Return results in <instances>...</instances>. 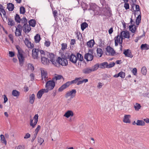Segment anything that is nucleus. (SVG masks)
<instances>
[{
    "mask_svg": "<svg viewBox=\"0 0 149 149\" xmlns=\"http://www.w3.org/2000/svg\"><path fill=\"white\" fill-rule=\"evenodd\" d=\"M35 42L36 43H38L40 40V35L37 34L34 37Z\"/></svg>",
    "mask_w": 149,
    "mask_h": 149,
    "instance_id": "obj_25",
    "label": "nucleus"
},
{
    "mask_svg": "<svg viewBox=\"0 0 149 149\" xmlns=\"http://www.w3.org/2000/svg\"><path fill=\"white\" fill-rule=\"evenodd\" d=\"M124 7L126 10L129 9V5L128 3H125L124 6Z\"/></svg>",
    "mask_w": 149,
    "mask_h": 149,
    "instance_id": "obj_55",
    "label": "nucleus"
},
{
    "mask_svg": "<svg viewBox=\"0 0 149 149\" xmlns=\"http://www.w3.org/2000/svg\"><path fill=\"white\" fill-rule=\"evenodd\" d=\"M19 54L17 55L20 65L22 66L23 65L24 62V57L23 56V53L19 52Z\"/></svg>",
    "mask_w": 149,
    "mask_h": 149,
    "instance_id": "obj_13",
    "label": "nucleus"
},
{
    "mask_svg": "<svg viewBox=\"0 0 149 149\" xmlns=\"http://www.w3.org/2000/svg\"><path fill=\"white\" fill-rule=\"evenodd\" d=\"M141 107L140 104L138 103H136L134 105V107L136 110L138 111L140 109Z\"/></svg>",
    "mask_w": 149,
    "mask_h": 149,
    "instance_id": "obj_43",
    "label": "nucleus"
},
{
    "mask_svg": "<svg viewBox=\"0 0 149 149\" xmlns=\"http://www.w3.org/2000/svg\"><path fill=\"white\" fill-rule=\"evenodd\" d=\"M15 27L16 29H20V30H22V25H20V24H18L17 26V27L15 26Z\"/></svg>",
    "mask_w": 149,
    "mask_h": 149,
    "instance_id": "obj_60",
    "label": "nucleus"
},
{
    "mask_svg": "<svg viewBox=\"0 0 149 149\" xmlns=\"http://www.w3.org/2000/svg\"><path fill=\"white\" fill-rule=\"evenodd\" d=\"M119 77H121L122 78H124L125 77V73L122 71L118 73Z\"/></svg>",
    "mask_w": 149,
    "mask_h": 149,
    "instance_id": "obj_44",
    "label": "nucleus"
},
{
    "mask_svg": "<svg viewBox=\"0 0 149 149\" xmlns=\"http://www.w3.org/2000/svg\"><path fill=\"white\" fill-rule=\"evenodd\" d=\"M15 54L14 52H9V56L12 57L14 56Z\"/></svg>",
    "mask_w": 149,
    "mask_h": 149,
    "instance_id": "obj_61",
    "label": "nucleus"
},
{
    "mask_svg": "<svg viewBox=\"0 0 149 149\" xmlns=\"http://www.w3.org/2000/svg\"><path fill=\"white\" fill-rule=\"evenodd\" d=\"M95 44L94 40H91L87 42V45L88 47L91 48Z\"/></svg>",
    "mask_w": 149,
    "mask_h": 149,
    "instance_id": "obj_20",
    "label": "nucleus"
},
{
    "mask_svg": "<svg viewBox=\"0 0 149 149\" xmlns=\"http://www.w3.org/2000/svg\"><path fill=\"white\" fill-rule=\"evenodd\" d=\"M82 72L85 74H88L92 72V71L91 68H87L83 69Z\"/></svg>",
    "mask_w": 149,
    "mask_h": 149,
    "instance_id": "obj_22",
    "label": "nucleus"
},
{
    "mask_svg": "<svg viewBox=\"0 0 149 149\" xmlns=\"http://www.w3.org/2000/svg\"><path fill=\"white\" fill-rule=\"evenodd\" d=\"M120 36L124 39L125 38H130V35L128 31H124L121 32L120 33Z\"/></svg>",
    "mask_w": 149,
    "mask_h": 149,
    "instance_id": "obj_14",
    "label": "nucleus"
},
{
    "mask_svg": "<svg viewBox=\"0 0 149 149\" xmlns=\"http://www.w3.org/2000/svg\"><path fill=\"white\" fill-rule=\"evenodd\" d=\"M123 54L126 57L132 58L133 56L131 51L129 49H125L124 51Z\"/></svg>",
    "mask_w": 149,
    "mask_h": 149,
    "instance_id": "obj_16",
    "label": "nucleus"
},
{
    "mask_svg": "<svg viewBox=\"0 0 149 149\" xmlns=\"http://www.w3.org/2000/svg\"><path fill=\"white\" fill-rule=\"evenodd\" d=\"M115 65V63L114 62L111 63L110 64H108L107 63V68H110L113 67Z\"/></svg>",
    "mask_w": 149,
    "mask_h": 149,
    "instance_id": "obj_47",
    "label": "nucleus"
},
{
    "mask_svg": "<svg viewBox=\"0 0 149 149\" xmlns=\"http://www.w3.org/2000/svg\"><path fill=\"white\" fill-rule=\"evenodd\" d=\"M62 77H63L61 75L56 74L55 75V77L52 78V80L54 81L61 79Z\"/></svg>",
    "mask_w": 149,
    "mask_h": 149,
    "instance_id": "obj_34",
    "label": "nucleus"
},
{
    "mask_svg": "<svg viewBox=\"0 0 149 149\" xmlns=\"http://www.w3.org/2000/svg\"><path fill=\"white\" fill-rule=\"evenodd\" d=\"M25 45L28 47L29 45L30 44V42L28 39L26 38L24 41Z\"/></svg>",
    "mask_w": 149,
    "mask_h": 149,
    "instance_id": "obj_57",
    "label": "nucleus"
},
{
    "mask_svg": "<svg viewBox=\"0 0 149 149\" xmlns=\"http://www.w3.org/2000/svg\"><path fill=\"white\" fill-rule=\"evenodd\" d=\"M97 55L99 57H101L103 54V51L102 49L97 48Z\"/></svg>",
    "mask_w": 149,
    "mask_h": 149,
    "instance_id": "obj_26",
    "label": "nucleus"
},
{
    "mask_svg": "<svg viewBox=\"0 0 149 149\" xmlns=\"http://www.w3.org/2000/svg\"><path fill=\"white\" fill-rule=\"evenodd\" d=\"M132 72L134 75H137V70L136 68H134L132 70Z\"/></svg>",
    "mask_w": 149,
    "mask_h": 149,
    "instance_id": "obj_56",
    "label": "nucleus"
},
{
    "mask_svg": "<svg viewBox=\"0 0 149 149\" xmlns=\"http://www.w3.org/2000/svg\"><path fill=\"white\" fill-rule=\"evenodd\" d=\"M22 30L16 29L15 34L17 36H19L22 35Z\"/></svg>",
    "mask_w": 149,
    "mask_h": 149,
    "instance_id": "obj_31",
    "label": "nucleus"
},
{
    "mask_svg": "<svg viewBox=\"0 0 149 149\" xmlns=\"http://www.w3.org/2000/svg\"><path fill=\"white\" fill-rule=\"evenodd\" d=\"M41 90L42 91V93H43V94H44V93H47L48 92V91L49 90V89H47V88H46V89H41Z\"/></svg>",
    "mask_w": 149,
    "mask_h": 149,
    "instance_id": "obj_59",
    "label": "nucleus"
},
{
    "mask_svg": "<svg viewBox=\"0 0 149 149\" xmlns=\"http://www.w3.org/2000/svg\"><path fill=\"white\" fill-rule=\"evenodd\" d=\"M129 29L133 33H135L136 30V26L134 24H132L130 26Z\"/></svg>",
    "mask_w": 149,
    "mask_h": 149,
    "instance_id": "obj_21",
    "label": "nucleus"
},
{
    "mask_svg": "<svg viewBox=\"0 0 149 149\" xmlns=\"http://www.w3.org/2000/svg\"><path fill=\"white\" fill-rule=\"evenodd\" d=\"M22 28L24 31L26 33H29L31 29L30 25H29L28 24H24L22 26Z\"/></svg>",
    "mask_w": 149,
    "mask_h": 149,
    "instance_id": "obj_15",
    "label": "nucleus"
},
{
    "mask_svg": "<svg viewBox=\"0 0 149 149\" xmlns=\"http://www.w3.org/2000/svg\"><path fill=\"white\" fill-rule=\"evenodd\" d=\"M31 135L29 133H27L26 134L24 137V139H28L30 137Z\"/></svg>",
    "mask_w": 149,
    "mask_h": 149,
    "instance_id": "obj_62",
    "label": "nucleus"
},
{
    "mask_svg": "<svg viewBox=\"0 0 149 149\" xmlns=\"http://www.w3.org/2000/svg\"><path fill=\"white\" fill-rule=\"evenodd\" d=\"M38 114H36L34 117V123H33V120L31 119H30V125L32 126L33 128H34L36 125L37 124L38 121Z\"/></svg>",
    "mask_w": 149,
    "mask_h": 149,
    "instance_id": "obj_10",
    "label": "nucleus"
},
{
    "mask_svg": "<svg viewBox=\"0 0 149 149\" xmlns=\"http://www.w3.org/2000/svg\"><path fill=\"white\" fill-rule=\"evenodd\" d=\"M106 54L108 55L113 56L115 53V52L113 49L110 46H107L106 48Z\"/></svg>",
    "mask_w": 149,
    "mask_h": 149,
    "instance_id": "obj_12",
    "label": "nucleus"
},
{
    "mask_svg": "<svg viewBox=\"0 0 149 149\" xmlns=\"http://www.w3.org/2000/svg\"><path fill=\"white\" fill-rule=\"evenodd\" d=\"M68 58L70 61L74 64L76 63L78 60L82 61L83 60V56L79 53H77L76 56L72 54L68 56Z\"/></svg>",
    "mask_w": 149,
    "mask_h": 149,
    "instance_id": "obj_1",
    "label": "nucleus"
},
{
    "mask_svg": "<svg viewBox=\"0 0 149 149\" xmlns=\"http://www.w3.org/2000/svg\"><path fill=\"white\" fill-rule=\"evenodd\" d=\"M0 9H1V12L3 13V16H4L6 18V20L7 19V16L6 15V12L1 7H0Z\"/></svg>",
    "mask_w": 149,
    "mask_h": 149,
    "instance_id": "obj_49",
    "label": "nucleus"
},
{
    "mask_svg": "<svg viewBox=\"0 0 149 149\" xmlns=\"http://www.w3.org/2000/svg\"><path fill=\"white\" fill-rule=\"evenodd\" d=\"M38 142L40 143V145H41L44 141L43 139L40 137H38Z\"/></svg>",
    "mask_w": 149,
    "mask_h": 149,
    "instance_id": "obj_52",
    "label": "nucleus"
},
{
    "mask_svg": "<svg viewBox=\"0 0 149 149\" xmlns=\"http://www.w3.org/2000/svg\"><path fill=\"white\" fill-rule=\"evenodd\" d=\"M76 93V91L75 89H72L71 91L68 92L65 94V97L67 98L69 96H71V97L72 98L75 95Z\"/></svg>",
    "mask_w": 149,
    "mask_h": 149,
    "instance_id": "obj_11",
    "label": "nucleus"
},
{
    "mask_svg": "<svg viewBox=\"0 0 149 149\" xmlns=\"http://www.w3.org/2000/svg\"><path fill=\"white\" fill-rule=\"evenodd\" d=\"M130 118L131 116L129 115H125L123 120V122L125 123H130Z\"/></svg>",
    "mask_w": 149,
    "mask_h": 149,
    "instance_id": "obj_18",
    "label": "nucleus"
},
{
    "mask_svg": "<svg viewBox=\"0 0 149 149\" xmlns=\"http://www.w3.org/2000/svg\"><path fill=\"white\" fill-rule=\"evenodd\" d=\"M25 12V9L23 6H21L20 8V13L21 14H24Z\"/></svg>",
    "mask_w": 149,
    "mask_h": 149,
    "instance_id": "obj_45",
    "label": "nucleus"
},
{
    "mask_svg": "<svg viewBox=\"0 0 149 149\" xmlns=\"http://www.w3.org/2000/svg\"><path fill=\"white\" fill-rule=\"evenodd\" d=\"M55 85V82L53 80H49L46 82L45 87L49 89V90H51L53 89Z\"/></svg>",
    "mask_w": 149,
    "mask_h": 149,
    "instance_id": "obj_6",
    "label": "nucleus"
},
{
    "mask_svg": "<svg viewBox=\"0 0 149 149\" xmlns=\"http://www.w3.org/2000/svg\"><path fill=\"white\" fill-rule=\"evenodd\" d=\"M147 70L146 68L145 67H142L141 70V72L144 75H146Z\"/></svg>",
    "mask_w": 149,
    "mask_h": 149,
    "instance_id": "obj_41",
    "label": "nucleus"
},
{
    "mask_svg": "<svg viewBox=\"0 0 149 149\" xmlns=\"http://www.w3.org/2000/svg\"><path fill=\"white\" fill-rule=\"evenodd\" d=\"M35 100V95L34 94H33L30 95L29 96V102L31 104H33L34 101Z\"/></svg>",
    "mask_w": 149,
    "mask_h": 149,
    "instance_id": "obj_23",
    "label": "nucleus"
},
{
    "mask_svg": "<svg viewBox=\"0 0 149 149\" xmlns=\"http://www.w3.org/2000/svg\"><path fill=\"white\" fill-rule=\"evenodd\" d=\"M141 48L142 50H148L149 49V45L146 44H143L141 45Z\"/></svg>",
    "mask_w": 149,
    "mask_h": 149,
    "instance_id": "obj_28",
    "label": "nucleus"
},
{
    "mask_svg": "<svg viewBox=\"0 0 149 149\" xmlns=\"http://www.w3.org/2000/svg\"><path fill=\"white\" fill-rule=\"evenodd\" d=\"M39 52L40 54L41 61L43 64L46 65L48 64V60L47 58V52H45L42 50H40Z\"/></svg>",
    "mask_w": 149,
    "mask_h": 149,
    "instance_id": "obj_3",
    "label": "nucleus"
},
{
    "mask_svg": "<svg viewBox=\"0 0 149 149\" xmlns=\"http://www.w3.org/2000/svg\"><path fill=\"white\" fill-rule=\"evenodd\" d=\"M16 47L18 50V54H19V52H21V54L23 53V51H22V50L21 49L20 47L18 46H16Z\"/></svg>",
    "mask_w": 149,
    "mask_h": 149,
    "instance_id": "obj_53",
    "label": "nucleus"
},
{
    "mask_svg": "<svg viewBox=\"0 0 149 149\" xmlns=\"http://www.w3.org/2000/svg\"><path fill=\"white\" fill-rule=\"evenodd\" d=\"M13 95L15 97H18L19 95V92L16 90H13L12 92Z\"/></svg>",
    "mask_w": 149,
    "mask_h": 149,
    "instance_id": "obj_36",
    "label": "nucleus"
},
{
    "mask_svg": "<svg viewBox=\"0 0 149 149\" xmlns=\"http://www.w3.org/2000/svg\"><path fill=\"white\" fill-rule=\"evenodd\" d=\"M136 124L138 126H144L145 125V123L143 120H138L136 121Z\"/></svg>",
    "mask_w": 149,
    "mask_h": 149,
    "instance_id": "obj_30",
    "label": "nucleus"
},
{
    "mask_svg": "<svg viewBox=\"0 0 149 149\" xmlns=\"http://www.w3.org/2000/svg\"><path fill=\"white\" fill-rule=\"evenodd\" d=\"M1 141V142L4 143L5 145L6 144L7 141L6 140L3 134H1L0 135Z\"/></svg>",
    "mask_w": 149,
    "mask_h": 149,
    "instance_id": "obj_35",
    "label": "nucleus"
},
{
    "mask_svg": "<svg viewBox=\"0 0 149 149\" xmlns=\"http://www.w3.org/2000/svg\"><path fill=\"white\" fill-rule=\"evenodd\" d=\"M123 39H124V38H122L121 36H120V35H118L116 36L114 38L115 46H117L118 43L120 45L121 47Z\"/></svg>",
    "mask_w": 149,
    "mask_h": 149,
    "instance_id": "obj_7",
    "label": "nucleus"
},
{
    "mask_svg": "<svg viewBox=\"0 0 149 149\" xmlns=\"http://www.w3.org/2000/svg\"><path fill=\"white\" fill-rule=\"evenodd\" d=\"M41 128V127L40 125H38L37 126V128L34 131V134H36L37 135L39 131L40 130Z\"/></svg>",
    "mask_w": 149,
    "mask_h": 149,
    "instance_id": "obj_46",
    "label": "nucleus"
},
{
    "mask_svg": "<svg viewBox=\"0 0 149 149\" xmlns=\"http://www.w3.org/2000/svg\"><path fill=\"white\" fill-rule=\"evenodd\" d=\"M24 146H18L17 147L15 148V149H24Z\"/></svg>",
    "mask_w": 149,
    "mask_h": 149,
    "instance_id": "obj_64",
    "label": "nucleus"
},
{
    "mask_svg": "<svg viewBox=\"0 0 149 149\" xmlns=\"http://www.w3.org/2000/svg\"><path fill=\"white\" fill-rule=\"evenodd\" d=\"M73 116V112L72 111L70 110L67 111L64 115V116L67 118H68L70 116Z\"/></svg>",
    "mask_w": 149,
    "mask_h": 149,
    "instance_id": "obj_19",
    "label": "nucleus"
},
{
    "mask_svg": "<svg viewBox=\"0 0 149 149\" xmlns=\"http://www.w3.org/2000/svg\"><path fill=\"white\" fill-rule=\"evenodd\" d=\"M84 58L87 61H90L93 59V56L91 54L88 53L85 54Z\"/></svg>",
    "mask_w": 149,
    "mask_h": 149,
    "instance_id": "obj_17",
    "label": "nucleus"
},
{
    "mask_svg": "<svg viewBox=\"0 0 149 149\" xmlns=\"http://www.w3.org/2000/svg\"><path fill=\"white\" fill-rule=\"evenodd\" d=\"M141 15H139L138 17L136 18V24L137 25H138L140 23V22H141Z\"/></svg>",
    "mask_w": 149,
    "mask_h": 149,
    "instance_id": "obj_42",
    "label": "nucleus"
},
{
    "mask_svg": "<svg viewBox=\"0 0 149 149\" xmlns=\"http://www.w3.org/2000/svg\"><path fill=\"white\" fill-rule=\"evenodd\" d=\"M7 8L10 11H12L14 8V6L12 3H9L7 5Z\"/></svg>",
    "mask_w": 149,
    "mask_h": 149,
    "instance_id": "obj_27",
    "label": "nucleus"
},
{
    "mask_svg": "<svg viewBox=\"0 0 149 149\" xmlns=\"http://www.w3.org/2000/svg\"><path fill=\"white\" fill-rule=\"evenodd\" d=\"M134 5H135V4H134V3H133L132 6L133 8ZM135 5L136 6V11H139L140 10L139 6L137 5Z\"/></svg>",
    "mask_w": 149,
    "mask_h": 149,
    "instance_id": "obj_50",
    "label": "nucleus"
},
{
    "mask_svg": "<svg viewBox=\"0 0 149 149\" xmlns=\"http://www.w3.org/2000/svg\"><path fill=\"white\" fill-rule=\"evenodd\" d=\"M61 49L63 50L65 49L67 47V44L65 43H63L61 44Z\"/></svg>",
    "mask_w": 149,
    "mask_h": 149,
    "instance_id": "obj_51",
    "label": "nucleus"
},
{
    "mask_svg": "<svg viewBox=\"0 0 149 149\" xmlns=\"http://www.w3.org/2000/svg\"><path fill=\"white\" fill-rule=\"evenodd\" d=\"M39 50L38 49L34 48L32 50V57L34 59H38L39 58L38 56Z\"/></svg>",
    "mask_w": 149,
    "mask_h": 149,
    "instance_id": "obj_9",
    "label": "nucleus"
},
{
    "mask_svg": "<svg viewBox=\"0 0 149 149\" xmlns=\"http://www.w3.org/2000/svg\"><path fill=\"white\" fill-rule=\"evenodd\" d=\"M78 81L76 78L74 80H73L71 81H68L62 85L60 88H59L58 89V91H62L64 89L68 87L70 85L72 84H76Z\"/></svg>",
    "mask_w": 149,
    "mask_h": 149,
    "instance_id": "obj_4",
    "label": "nucleus"
},
{
    "mask_svg": "<svg viewBox=\"0 0 149 149\" xmlns=\"http://www.w3.org/2000/svg\"><path fill=\"white\" fill-rule=\"evenodd\" d=\"M29 25L32 26L33 27H34L36 26V21L33 19H32L29 21Z\"/></svg>",
    "mask_w": 149,
    "mask_h": 149,
    "instance_id": "obj_24",
    "label": "nucleus"
},
{
    "mask_svg": "<svg viewBox=\"0 0 149 149\" xmlns=\"http://www.w3.org/2000/svg\"><path fill=\"white\" fill-rule=\"evenodd\" d=\"M88 26V24L86 22L82 23L81 24V29L82 31H83Z\"/></svg>",
    "mask_w": 149,
    "mask_h": 149,
    "instance_id": "obj_33",
    "label": "nucleus"
},
{
    "mask_svg": "<svg viewBox=\"0 0 149 149\" xmlns=\"http://www.w3.org/2000/svg\"><path fill=\"white\" fill-rule=\"evenodd\" d=\"M15 19L16 22L17 23H20L21 22V19L19 15L17 14H16L15 17Z\"/></svg>",
    "mask_w": 149,
    "mask_h": 149,
    "instance_id": "obj_39",
    "label": "nucleus"
},
{
    "mask_svg": "<svg viewBox=\"0 0 149 149\" xmlns=\"http://www.w3.org/2000/svg\"><path fill=\"white\" fill-rule=\"evenodd\" d=\"M40 71L41 75L42 80V82L44 83V81H46L47 80V74L46 71L44 70L42 68L40 69Z\"/></svg>",
    "mask_w": 149,
    "mask_h": 149,
    "instance_id": "obj_8",
    "label": "nucleus"
},
{
    "mask_svg": "<svg viewBox=\"0 0 149 149\" xmlns=\"http://www.w3.org/2000/svg\"><path fill=\"white\" fill-rule=\"evenodd\" d=\"M99 68V64L97 63L91 67L92 72L96 70Z\"/></svg>",
    "mask_w": 149,
    "mask_h": 149,
    "instance_id": "obj_29",
    "label": "nucleus"
},
{
    "mask_svg": "<svg viewBox=\"0 0 149 149\" xmlns=\"http://www.w3.org/2000/svg\"><path fill=\"white\" fill-rule=\"evenodd\" d=\"M4 102L6 103L8 101V98L6 97V95H3Z\"/></svg>",
    "mask_w": 149,
    "mask_h": 149,
    "instance_id": "obj_63",
    "label": "nucleus"
},
{
    "mask_svg": "<svg viewBox=\"0 0 149 149\" xmlns=\"http://www.w3.org/2000/svg\"><path fill=\"white\" fill-rule=\"evenodd\" d=\"M47 53V57L49 58L48 60V62H49V61L52 62V63L55 66V64L56 61V59L54 55L52 53L48 52Z\"/></svg>",
    "mask_w": 149,
    "mask_h": 149,
    "instance_id": "obj_5",
    "label": "nucleus"
},
{
    "mask_svg": "<svg viewBox=\"0 0 149 149\" xmlns=\"http://www.w3.org/2000/svg\"><path fill=\"white\" fill-rule=\"evenodd\" d=\"M107 62H104L99 64V68H107Z\"/></svg>",
    "mask_w": 149,
    "mask_h": 149,
    "instance_id": "obj_32",
    "label": "nucleus"
},
{
    "mask_svg": "<svg viewBox=\"0 0 149 149\" xmlns=\"http://www.w3.org/2000/svg\"><path fill=\"white\" fill-rule=\"evenodd\" d=\"M22 23H23L24 24H27V20L25 17H23L21 19Z\"/></svg>",
    "mask_w": 149,
    "mask_h": 149,
    "instance_id": "obj_48",
    "label": "nucleus"
},
{
    "mask_svg": "<svg viewBox=\"0 0 149 149\" xmlns=\"http://www.w3.org/2000/svg\"><path fill=\"white\" fill-rule=\"evenodd\" d=\"M28 69L30 70L31 72H33L34 69L33 65L32 64L29 63L28 64Z\"/></svg>",
    "mask_w": 149,
    "mask_h": 149,
    "instance_id": "obj_37",
    "label": "nucleus"
},
{
    "mask_svg": "<svg viewBox=\"0 0 149 149\" xmlns=\"http://www.w3.org/2000/svg\"><path fill=\"white\" fill-rule=\"evenodd\" d=\"M53 14L54 17L56 18H57L58 15V13L56 10H53Z\"/></svg>",
    "mask_w": 149,
    "mask_h": 149,
    "instance_id": "obj_54",
    "label": "nucleus"
},
{
    "mask_svg": "<svg viewBox=\"0 0 149 149\" xmlns=\"http://www.w3.org/2000/svg\"><path fill=\"white\" fill-rule=\"evenodd\" d=\"M56 62L55 66L57 67H60V65L62 66H66L68 64V62L66 58H61L59 57L56 59Z\"/></svg>",
    "mask_w": 149,
    "mask_h": 149,
    "instance_id": "obj_2",
    "label": "nucleus"
},
{
    "mask_svg": "<svg viewBox=\"0 0 149 149\" xmlns=\"http://www.w3.org/2000/svg\"><path fill=\"white\" fill-rule=\"evenodd\" d=\"M43 94L42 91L40 90L38 92L37 94V97L38 99H40L41 97Z\"/></svg>",
    "mask_w": 149,
    "mask_h": 149,
    "instance_id": "obj_40",
    "label": "nucleus"
},
{
    "mask_svg": "<svg viewBox=\"0 0 149 149\" xmlns=\"http://www.w3.org/2000/svg\"><path fill=\"white\" fill-rule=\"evenodd\" d=\"M8 25L12 26L14 25L15 22L12 19L8 18Z\"/></svg>",
    "mask_w": 149,
    "mask_h": 149,
    "instance_id": "obj_38",
    "label": "nucleus"
},
{
    "mask_svg": "<svg viewBox=\"0 0 149 149\" xmlns=\"http://www.w3.org/2000/svg\"><path fill=\"white\" fill-rule=\"evenodd\" d=\"M50 44V42L49 41H47V40H45V46L47 47H49Z\"/></svg>",
    "mask_w": 149,
    "mask_h": 149,
    "instance_id": "obj_58",
    "label": "nucleus"
}]
</instances>
